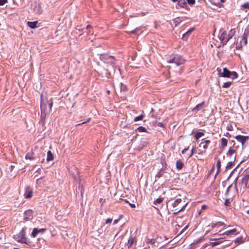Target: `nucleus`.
<instances>
[{
    "label": "nucleus",
    "mask_w": 249,
    "mask_h": 249,
    "mask_svg": "<svg viewBox=\"0 0 249 249\" xmlns=\"http://www.w3.org/2000/svg\"><path fill=\"white\" fill-rule=\"evenodd\" d=\"M249 36V31L245 32L243 35L237 38L235 42V48L236 50H242L243 46L247 45L248 43V37Z\"/></svg>",
    "instance_id": "nucleus-1"
},
{
    "label": "nucleus",
    "mask_w": 249,
    "mask_h": 249,
    "mask_svg": "<svg viewBox=\"0 0 249 249\" xmlns=\"http://www.w3.org/2000/svg\"><path fill=\"white\" fill-rule=\"evenodd\" d=\"M13 238L18 242L28 244L29 241L26 237V231L25 228H23L18 233L13 236Z\"/></svg>",
    "instance_id": "nucleus-2"
},
{
    "label": "nucleus",
    "mask_w": 249,
    "mask_h": 249,
    "mask_svg": "<svg viewBox=\"0 0 249 249\" xmlns=\"http://www.w3.org/2000/svg\"><path fill=\"white\" fill-rule=\"evenodd\" d=\"M182 202V199L180 198H177L172 203V206L173 209L171 211L174 215H177L179 212H181L186 207V204L181 205L180 204Z\"/></svg>",
    "instance_id": "nucleus-3"
},
{
    "label": "nucleus",
    "mask_w": 249,
    "mask_h": 249,
    "mask_svg": "<svg viewBox=\"0 0 249 249\" xmlns=\"http://www.w3.org/2000/svg\"><path fill=\"white\" fill-rule=\"evenodd\" d=\"M53 105L52 98L48 100L47 98H41L40 108L41 110L47 111L50 112L52 110V107Z\"/></svg>",
    "instance_id": "nucleus-4"
},
{
    "label": "nucleus",
    "mask_w": 249,
    "mask_h": 249,
    "mask_svg": "<svg viewBox=\"0 0 249 249\" xmlns=\"http://www.w3.org/2000/svg\"><path fill=\"white\" fill-rule=\"evenodd\" d=\"M185 62V60L178 54H174L172 56L171 58L167 61L168 63H175L177 66L183 64Z\"/></svg>",
    "instance_id": "nucleus-5"
},
{
    "label": "nucleus",
    "mask_w": 249,
    "mask_h": 249,
    "mask_svg": "<svg viewBox=\"0 0 249 249\" xmlns=\"http://www.w3.org/2000/svg\"><path fill=\"white\" fill-rule=\"evenodd\" d=\"M237 148V147L235 146V143L233 144L232 146L230 147L226 155L231 160H235Z\"/></svg>",
    "instance_id": "nucleus-6"
},
{
    "label": "nucleus",
    "mask_w": 249,
    "mask_h": 249,
    "mask_svg": "<svg viewBox=\"0 0 249 249\" xmlns=\"http://www.w3.org/2000/svg\"><path fill=\"white\" fill-rule=\"evenodd\" d=\"M219 38L221 40L223 45H226L231 39V38H229L228 33L225 31L221 32L219 35Z\"/></svg>",
    "instance_id": "nucleus-7"
},
{
    "label": "nucleus",
    "mask_w": 249,
    "mask_h": 249,
    "mask_svg": "<svg viewBox=\"0 0 249 249\" xmlns=\"http://www.w3.org/2000/svg\"><path fill=\"white\" fill-rule=\"evenodd\" d=\"M234 138L237 140L239 142L241 143L242 147H243L245 143L249 139V136H243V135H237L234 137Z\"/></svg>",
    "instance_id": "nucleus-8"
},
{
    "label": "nucleus",
    "mask_w": 249,
    "mask_h": 249,
    "mask_svg": "<svg viewBox=\"0 0 249 249\" xmlns=\"http://www.w3.org/2000/svg\"><path fill=\"white\" fill-rule=\"evenodd\" d=\"M100 58L101 60L104 61L105 63H113L112 60L113 59V57L109 56L107 54H101Z\"/></svg>",
    "instance_id": "nucleus-9"
},
{
    "label": "nucleus",
    "mask_w": 249,
    "mask_h": 249,
    "mask_svg": "<svg viewBox=\"0 0 249 249\" xmlns=\"http://www.w3.org/2000/svg\"><path fill=\"white\" fill-rule=\"evenodd\" d=\"M211 143V141L209 140H206L205 139H203L201 141V142L199 144V147H201L202 145V147L204 149V152L205 153L206 149L208 148V145Z\"/></svg>",
    "instance_id": "nucleus-10"
},
{
    "label": "nucleus",
    "mask_w": 249,
    "mask_h": 249,
    "mask_svg": "<svg viewBox=\"0 0 249 249\" xmlns=\"http://www.w3.org/2000/svg\"><path fill=\"white\" fill-rule=\"evenodd\" d=\"M249 174H245L241 179V182L244 184L245 187L249 189Z\"/></svg>",
    "instance_id": "nucleus-11"
},
{
    "label": "nucleus",
    "mask_w": 249,
    "mask_h": 249,
    "mask_svg": "<svg viewBox=\"0 0 249 249\" xmlns=\"http://www.w3.org/2000/svg\"><path fill=\"white\" fill-rule=\"evenodd\" d=\"M33 190L29 186L25 188V191L24 194L25 198L27 199L31 198L33 196Z\"/></svg>",
    "instance_id": "nucleus-12"
},
{
    "label": "nucleus",
    "mask_w": 249,
    "mask_h": 249,
    "mask_svg": "<svg viewBox=\"0 0 249 249\" xmlns=\"http://www.w3.org/2000/svg\"><path fill=\"white\" fill-rule=\"evenodd\" d=\"M33 217V212L32 210H27L24 213V219L26 220L32 219Z\"/></svg>",
    "instance_id": "nucleus-13"
},
{
    "label": "nucleus",
    "mask_w": 249,
    "mask_h": 249,
    "mask_svg": "<svg viewBox=\"0 0 249 249\" xmlns=\"http://www.w3.org/2000/svg\"><path fill=\"white\" fill-rule=\"evenodd\" d=\"M137 242V239L135 236H130L127 243L126 244V246L128 248L131 247L134 244H136Z\"/></svg>",
    "instance_id": "nucleus-14"
},
{
    "label": "nucleus",
    "mask_w": 249,
    "mask_h": 249,
    "mask_svg": "<svg viewBox=\"0 0 249 249\" xmlns=\"http://www.w3.org/2000/svg\"><path fill=\"white\" fill-rule=\"evenodd\" d=\"M223 239L222 238L218 239H213L211 240L212 242H211L209 245L211 246L212 247H213L222 243L223 241Z\"/></svg>",
    "instance_id": "nucleus-15"
},
{
    "label": "nucleus",
    "mask_w": 249,
    "mask_h": 249,
    "mask_svg": "<svg viewBox=\"0 0 249 249\" xmlns=\"http://www.w3.org/2000/svg\"><path fill=\"white\" fill-rule=\"evenodd\" d=\"M231 72L227 68H225L223 69V72L220 74V76L224 77H231Z\"/></svg>",
    "instance_id": "nucleus-16"
},
{
    "label": "nucleus",
    "mask_w": 249,
    "mask_h": 249,
    "mask_svg": "<svg viewBox=\"0 0 249 249\" xmlns=\"http://www.w3.org/2000/svg\"><path fill=\"white\" fill-rule=\"evenodd\" d=\"M222 226H224L225 228L226 227V224L224 223L221 221H219L216 223L212 222L211 224V226L213 229H214L216 227H219Z\"/></svg>",
    "instance_id": "nucleus-17"
},
{
    "label": "nucleus",
    "mask_w": 249,
    "mask_h": 249,
    "mask_svg": "<svg viewBox=\"0 0 249 249\" xmlns=\"http://www.w3.org/2000/svg\"><path fill=\"white\" fill-rule=\"evenodd\" d=\"M238 233L237 232V230L236 229H233L232 230H230L228 231H226L223 233H222V235H230L231 234H236Z\"/></svg>",
    "instance_id": "nucleus-18"
},
{
    "label": "nucleus",
    "mask_w": 249,
    "mask_h": 249,
    "mask_svg": "<svg viewBox=\"0 0 249 249\" xmlns=\"http://www.w3.org/2000/svg\"><path fill=\"white\" fill-rule=\"evenodd\" d=\"M205 102L203 101L200 104L197 105L193 109L192 111H199L202 109L204 107Z\"/></svg>",
    "instance_id": "nucleus-19"
},
{
    "label": "nucleus",
    "mask_w": 249,
    "mask_h": 249,
    "mask_svg": "<svg viewBox=\"0 0 249 249\" xmlns=\"http://www.w3.org/2000/svg\"><path fill=\"white\" fill-rule=\"evenodd\" d=\"M177 5L180 8H186L187 7V4L185 0H179Z\"/></svg>",
    "instance_id": "nucleus-20"
},
{
    "label": "nucleus",
    "mask_w": 249,
    "mask_h": 249,
    "mask_svg": "<svg viewBox=\"0 0 249 249\" xmlns=\"http://www.w3.org/2000/svg\"><path fill=\"white\" fill-rule=\"evenodd\" d=\"M25 159L26 160H34L35 159L34 153L33 151L27 153L25 155Z\"/></svg>",
    "instance_id": "nucleus-21"
},
{
    "label": "nucleus",
    "mask_w": 249,
    "mask_h": 249,
    "mask_svg": "<svg viewBox=\"0 0 249 249\" xmlns=\"http://www.w3.org/2000/svg\"><path fill=\"white\" fill-rule=\"evenodd\" d=\"M227 144H228V140L226 139V138H222L220 140V144H221L220 147L222 149H224L225 147L227 145Z\"/></svg>",
    "instance_id": "nucleus-22"
},
{
    "label": "nucleus",
    "mask_w": 249,
    "mask_h": 249,
    "mask_svg": "<svg viewBox=\"0 0 249 249\" xmlns=\"http://www.w3.org/2000/svg\"><path fill=\"white\" fill-rule=\"evenodd\" d=\"M245 237H243V236L239 237L235 239V243L240 244L243 243L245 241Z\"/></svg>",
    "instance_id": "nucleus-23"
},
{
    "label": "nucleus",
    "mask_w": 249,
    "mask_h": 249,
    "mask_svg": "<svg viewBox=\"0 0 249 249\" xmlns=\"http://www.w3.org/2000/svg\"><path fill=\"white\" fill-rule=\"evenodd\" d=\"M184 166V163L181 160H178L176 161V167L178 169H181Z\"/></svg>",
    "instance_id": "nucleus-24"
},
{
    "label": "nucleus",
    "mask_w": 249,
    "mask_h": 249,
    "mask_svg": "<svg viewBox=\"0 0 249 249\" xmlns=\"http://www.w3.org/2000/svg\"><path fill=\"white\" fill-rule=\"evenodd\" d=\"M37 23L38 22L37 21L34 22L28 21L27 22V25L30 28L34 29L36 27Z\"/></svg>",
    "instance_id": "nucleus-25"
},
{
    "label": "nucleus",
    "mask_w": 249,
    "mask_h": 249,
    "mask_svg": "<svg viewBox=\"0 0 249 249\" xmlns=\"http://www.w3.org/2000/svg\"><path fill=\"white\" fill-rule=\"evenodd\" d=\"M53 160V154L50 150H49L47 152L46 160L49 161Z\"/></svg>",
    "instance_id": "nucleus-26"
},
{
    "label": "nucleus",
    "mask_w": 249,
    "mask_h": 249,
    "mask_svg": "<svg viewBox=\"0 0 249 249\" xmlns=\"http://www.w3.org/2000/svg\"><path fill=\"white\" fill-rule=\"evenodd\" d=\"M204 135V133L201 132H197L195 135V137L196 140H197L201 137Z\"/></svg>",
    "instance_id": "nucleus-27"
},
{
    "label": "nucleus",
    "mask_w": 249,
    "mask_h": 249,
    "mask_svg": "<svg viewBox=\"0 0 249 249\" xmlns=\"http://www.w3.org/2000/svg\"><path fill=\"white\" fill-rule=\"evenodd\" d=\"M236 31L235 29H231L228 33L229 36V38H231L234 35H235Z\"/></svg>",
    "instance_id": "nucleus-28"
},
{
    "label": "nucleus",
    "mask_w": 249,
    "mask_h": 249,
    "mask_svg": "<svg viewBox=\"0 0 249 249\" xmlns=\"http://www.w3.org/2000/svg\"><path fill=\"white\" fill-rule=\"evenodd\" d=\"M86 29L88 30L87 35H89L90 34L92 35L93 34V32L92 31V27L90 25H87Z\"/></svg>",
    "instance_id": "nucleus-29"
},
{
    "label": "nucleus",
    "mask_w": 249,
    "mask_h": 249,
    "mask_svg": "<svg viewBox=\"0 0 249 249\" xmlns=\"http://www.w3.org/2000/svg\"><path fill=\"white\" fill-rule=\"evenodd\" d=\"M142 27H139L136 28L135 29L131 31L130 32L131 33H132V34H137L139 32H142Z\"/></svg>",
    "instance_id": "nucleus-30"
},
{
    "label": "nucleus",
    "mask_w": 249,
    "mask_h": 249,
    "mask_svg": "<svg viewBox=\"0 0 249 249\" xmlns=\"http://www.w3.org/2000/svg\"><path fill=\"white\" fill-rule=\"evenodd\" d=\"M39 232V230H37L36 228H35L33 229V231L31 233V235L33 237H36V236Z\"/></svg>",
    "instance_id": "nucleus-31"
},
{
    "label": "nucleus",
    "mask_w": 249,
    "mask_h": 249,
    "mask_svg": "<svg viewBox=\"0 0 249 249\" xmlns=\"http://www.w3.org/2000/svg\"><path fill=\"white\" fill-rule=\"evenodd\" d=\"M139 132H147L146 129L142 126H139L137 130Z\"/></svg>",
    "instance_id": "nucleus-32"
},
{
    "label": "nucleus",
    "mask_w": 249,
    "mask_h": 249,
    "mask_svg": "<svg viewBox=\"0 0 249 249\" xmlns=\"http://www.w3.org/2000/svg\"><path fill=\"white\" fill-rule=\"evenodd\" d=\"M231 160L229 161L228 163H227V166H226V169H231L232 166V165H233V162H234V161L235 160Z\"/></svg>",
    "instance_id": "nucleus-33"
},
{
    "label": "nucleus",
    "mask_w": 249,
    "mask_h": 249,
    "mask_svg": "<svg viewBox=\"0 0 249 249\" xmlns=\"http://www.w3.org/2000/svg\"><path fill=\"white\" fill-rule=\"evenodd\" d=\"M216 167H217V173L218 174L220 172V168H221V161L219 159H218L217 161Z\"/></svg>",
    "instance_id": "nucleus-34"
},
{
    "label": "nucleus",
    "mask_w": 249,
    "mask_h": 249,
    "mask_svg": "<svg viewBox=\"0 0 249 249\" xmlns=\"http://www.w3.org/2000/svg\"><path fill=\"white\" fill-rule=\"evenodd\" d=\"M232 82H227L225 83H224L222 85V87L223 88H229L232 84Z\"/></svg>",
    "instance_id": "nucleus-35"
},
{
    "label": "nucleus",
    "mask_w": 249,
    "mask_h": 249,
    "mask_svg": "<svg viewBox=\"0 0 249 249\" xmlns=\"http://www.w3.org/2000/svg\"><path fill=\"white\" fill-rule=\"evenodd\" d=\"M144 117V115L143 114H141L137 117H136L134 118V121L135 122H137V121H138L140 120H142L143 119Z\"/></svg>",
    "instance_id": "nucleus-36"
},
{
    "label": "nucleus",
    "mask_w": 249,
    "mask_h": 249,
    "mask_svg": "<svg viewBox=\"0 0 249 249\" xmlns=\"http://www.w3.org/2000/svg\"><path fill=\"white\" fill-rule=\"evenodd\" d=\"M238 74L235 71H231V77L232 78V79H235V78H237L238 77Z\"/></svg>",
    "instance_id": "nucleus-37"
},
{
    "label": "nucleus",
    "mask_w": 249,
    "mask_h": 249,
    "mask_svg": "<svg viewBox=\"0 0 249 249\" xmlns=\"http://www.w3.org/2000/svg\"><path fill=\"white\" fill-rule=\"evenodd\" d=\"M162 201H163V198H158L154 201V203L156 205H157L158 204L161 203L162 202Z\"/></svg>",
    "instance_id": "nucleus-38"
},
{
    "label": "nucleus",
    "mask_w": 249,
    "mask_h": 249,
    "mask_svg": "<svg viewBox=\"0 0 249 249\" xmlns=\"http://www.w3.org/2000/svg\"><path fill=\"white\" fill-rule=\"evenodd\" d=\"M41 118H45L46 117L47 114L50 113V112H48L47 111H45V110H41Z\"/></svg>",
    "instance_id": "nucleus-39"
},
{
    "label": "nucleus",
    "mask_w": 249,
    "mask_h": 249,
    "mask_svg": "<svg viewBox=\"0 0 249 249\" xmlns=\"http://www.w3.org/2000/svg\"><path fill=\"white\" fill-rule=\"evenodd\" d=\"M187 3L190 5H194L196 3V0H186Z\"/></svg>",
    "instance_id": "nucleus-40"
},
{
    "label": "nucleus",
    "mask_w": 249,
    "mask_h": 249,
    "mask_svg": "<svg viewBox=\"0 0 249 249\" xmlns=\"http://www.w3.org/2000/svg\"><path fill=\"white\" fill-rule=\"evenodd\" d=\"M241 7L246 9H249V3H244L242 5Z\"/></svg>",
    "instance_id": "nucleus-41"
},
{
    "label": "nucleus",
    "mask_w": 249,
    "mask_h": 249,
    "mask_svg": "<svg viewBox=\"0 0 249 249\" xmlns=\"http://www.w3.org/2000/svg\"><path fill=\"white\" fill-rule=\"evenodd\" d=\"M231 203V201H230V199H226L225 201V203H224V204L227 206H228L230 205V204Z\"/></svg>",
    "instance_id": "nucleus-42"
},
{
    "label": "nucleus",
    "mask_w": 249,
    "mask_h": 249,
    "mask_svg": "<svg viewBox=\"0 0 249 249\" xmlns=\"http://www.w3.org/2000/svg\"><path fill=\"white\" fill-rule=\"evenodd\" d=\"M191 33V30H189L188 32H187L185 34H184L183 36V38H184L185 37L189 36L190 33Z\"/></svg>",
    "instance_id": "nucleus-43"
},
{
    "label": "nucleus",
    "mask_w": 249,
    "mask_h": 249,
    "mask_svg": "<svg viewBox=\"0 0 249 249\" xmlns=\"http://www.w3.org/2000/svg\"><path fill=\"white\" fill-rule=\"evenodd\" d=\"M7 2V0H0V6L4 5Z\"/></svg>",
    "instance_id": "nucleus-44"
},
{
    "label": "nucleus",
    "mask_w": 249,
    "mask_h": 249,
    "mask_svg": "<svg viewBox=\"0 0 249 249\" xmlns=\"http://www.w3.org/2000/svg\"><path fill=\"white\" fill-rule=\"evenodd\" d=\"M188 228V225L186 226L180 231V234H182Z\"/></svg>",
    "instance_id": "nucleus-45"
},
{
    "label": "nucleus",
    "mask_w": 249,
    "mask_h": 249,
    "mask_svg": "<svg viewBox=\"0 0 249 249\" xmlns=\"http://www.w3.org/2000/svg\"><path fill=\"white\" fill-rule=\"evenodd\" d=\"M90 120V118H89L86 122H83V123H80V124H77L76 125H82V124H86V123H88L89 122Z\"/></svg>",
    "instance_id": "nucleus-46"
},
{
    "label": "nucleus",
    "mask_w": 249,
    "mask_h": 249,
    "mask_svg": "<svg viewBox=\"0 0 249 249\" xmlns=\"http://www.w3.org/2000/svg\"><path fill=\"white\" fill-rule=\"evenodd\" d=\"M112 221V218H107L106 221V224H109Z\"/></svg>",
    "instance_id": "nucleus-47"
},
{
    "label": "nucleus",
    "mask_w": 249,
    "mask_h": 249,
    "mask_svg": "<svg viewBox=\"0 0 249 249\" xmlns=\"http://www.w3.org/2000/svg\"><path fill=\"white\" fill-rule=\"evenodd\" d=\"M227 129L229 131H232L233 130L232 125H230L227 126Z\"/></svg>",
    "instance_id": "nucleus-48"
},
{
    "label": "nucleus",
    "mask_w": 249,
    "mask_h": 249,
    "mask_svg": "<svg viewBox=\"0 0 249 249\" xmlns=\"http://www.w3.org/2000/svg\"><path fill=\"white\" fill-rule=\"evenodd\" d=\"M195 149V148L193 147V148L191 150V154L189 156V158L191 157L194 154Z\"/></svg>",
    "instance_id": "nucleus-49"
},
{
    "label": "nucleus",
    "mask_w": 249,
    "mask_h": 249,
    "mask_svg": "<svg viewBox=\"0 0 249 249\" xmlns=\"http://www.w3.org/2000/svg\"><path fill=\"white\" fill-rule=\"evenodd\" d=\"M100 202L101 203L102 205L105 202V199L103 198H100L99 200Z\"/></svg>",
    "instance_id": "nucleus-50"
},
{
    "label": "nucleus",
    "mask_w": 249,
    "mask_h": 249,
    "mask_svg": "<svg viewBox=\"0 0 249 249\" xmlns=\"http://www.w3.org/2000/svg\"><path fill=\"white\" fill-rule=\"evenodd\" d=\"M207 208V205H202V206H201V210L202 211H203V210H204L206 209Z\"/></svg>",
    "instance_id": "nucleus-51"
},
{
    "label": "nucleus",
    "mask_w": 249,
    "mask_h": 249,
    "mask_svg": "<svg viewBox=\"0 0 249 249\" xmlns=\"http://www.w3.org/2000/svg\"><path fill=\"white\" fill-rule=\"evenodd\" d=\"M189 149V147L185 148L182 151V153L184 154Z\"/></svg>",
    "instance_id": "nucleus-52"
},
{
    "label": "nucleus",
    "mask_w": 249,
    "mask_h": 249,
    "mask_svg": "<svg viewBox=\"0 0 249 249\" xmlns=\"http://www.w3.org/2000/svg\"><path fill=\"white\" fill-rule=\"evenodd\" d=\"M158 125L160 127H163V124L162 123H160V122L158 123Z\"/></svg>",
    "instance_id": "nucleus-53"
},
{
    "label": "nucleus",
    "mask_w": 249,
    "mask_h": 249,
    "mask_svg": "<svg viewBox=\"0 0 249 249\" xmlns=\"http://www.w3.org/2000/svg\"><path fill=\"white\" fill-rule=\"evenodd\" d=\"M119 221V219H115V220H114V221H113V225L116 224Z\"/></svg>",
    "instance_id": "nucleus-54"
},
{
    "label": "nucleus",
    "mask_w": 249,
    "mask_h": 249,
    "mask_svg": "<svg viewBox=\"0 0 249 249\" xmlns=\"http://www.w3.org/2000/svg\"><path fill=\"white\" fill-rule=\"evenodd\" d=\"M129 205L131 206V207H132V208H135L136 207L135 204H132V203H129Z\"/></svg>",
    "instance_id": "nucleus-55"
},
{
    "label": "nucleus",
    "mask_w": 249,
    "mask_h": 249,
    "mask_svg": "<svg viewBox=\"0 0 249 249\" xmlns=\"http://www.w3.org/2000/svg\"><path fill=\"white\" fill-rule=\"evenodd\" d=\"M231 188V186H229L227 189V190H226V194H228L229 193V190H230V188Z\"/></svg>",
    "instance_id": "nucleus-56"
},
{
    "label": "nucleus",
    "mask_w": 249,
    "mask_h": 249,
    "mask_svg": "<svg viewBox=\"0 0 249 249\" xmlns=\"http://www.w3.org/2000/svg\"><path fill=\"white\" fill-rule=\"evenodd\" d=\"M122 89H123V90H127L126 87L125 85H124V86H123V88L122 87Z\"/></svg>",
    "instance_id": "nucleus-57"
},
{
    "label": "nucleus",
    "mask_w": 249,
    "mask_h": 249,
    "mask_svg": "<svg viewBox=\"0 0 249 249\" xmlns=\"http://www.w3.org/2000/svg\"><path fill=\"white\" fill-rule=\"evenodd\" d=\"M202 211L201 210H200L198 211V215H200V214H201V213Z\"/></svg>",
    "instance_id": "nucleus-58"
},
{
    "label": "nucleus",
    "mask_w": 249,
    "mask_h": 249,
    "mask_svg": "<svg viewBox=\"0 0 249 249\" xmlns=\"http://www.w3.org/2000/svg\"><path fill=\"white\" fill-rule=\"evenodd\" d=\"M122 217H123V215H120L119 216V217L118 219H119V220H120V219H122Z\"/></svg>",
    "instance_id": "nucleus-59"
},
{
    "label": "nucleus",
    "mask_w": 249,
    "mask_h": 249,
    "mask_svg": "<svg viewBox=\"0 0 249 249\" xmlns=\"http://www.w3.org/2000/svg\"><path fill=\"white\" fill-rule=\"evenodd\" d=\"M225 1V0H220V3H223Z\"/></svg>",
    "instance_id": "nucleus-60"
},
{
    "label": "nucleus",
    "mask_w": 249,
    "mask_h": 249,
    "mask_svg": "<svg viewBox=\"0 0 249 249\" xmlns=\"http://www.w3.org/2000/svg\"><path fill=\"white\" fill-rule=\"evenodd\" d=\"M172 0L173 2H177V1H178H178L179 0Z\"/></svg>",
    "instance_id": "nucleus-61"
},
{
    "label": "nucleus",
    "mask_w": 249,
    "mask_h": 249,
    "mask_svg": "<svg viewBox=\"0 0 249 249\" xmlns=\"http://www.w3.org/2000/svg\"><path fill=\"white\" fill-rule=\"evenodd\" d=\"M247 213L248 214H249V210L247 211Z\"/></svg>",
    "instance_id": "nucleus-62"
},
{
    "label": "nucleus",
    "mask_w": 249,
    "mask_h": 249,
    "mask_svg": "<svg viewBox=\"0 0 249 249\" xmlns=\"http://www.w3.org/2000/svg\"><path fill=\"white\" fill-rule=\"evenodd\" d=\"M44 159H43V160H42L41 162H43L44 161Z\"/></svg>",
    "instance_id": "nucleus-63"
},
{
    "label": "nucleus",
    "mask_w": 249,
    "mask_h": 249,
    "mask_svg": "<svg viewBox=\"0 0 249 249\" xmlns=\"http://www.w3.org/2000/svg\"><path fill=\"white\" fill-rule=\"evenodd\" d=\"M125 201L126 202V203H128V201L126 200H125Z\"/></svg>",
    "instance_id": "nucleus-64"
}]
</instances>
